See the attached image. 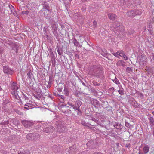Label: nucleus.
I'll use <instances>...</instances> for the list:
<instances>
[{"instance_id": "f257e3e1", "label": "nucleus", "mask_w": 154, "mask_h": 154, "mask_svg": "<svg viewBox=\"0 0 154 154\" xmlns=\"http://www.w3.org/2000/svg\"><path fill=\"white\" fill-rule=\"evenodd\" d=\"M19 87V85L17 83L13 82L11 84V94L14 98L17 99H18L19 97L18 94Z\"/></svg>"}, {"instance_id": "f03ea898", "label": "nucleus", "mask_w": 154, "mask_h": 154, "mask_svg": "<svg viewBox=\"0 0 154 154\" xmlns=\"http://www.w3.org/2000/svg\"><path fill=\"white\" fill-rule=\"evenodd\" d=\"M115 29V33L117 35H122L124 33V27L119 23H115L113 26Z\"/></svg>"}, {"instance_id": "7ed1b4c3", "label": "nucleus", "mask_w": 154, "mask_h": 154, "mask_svg": "<svg viewBox=\"0 0 154 154\" xmlns=\"http://www.w3.org/2000/svg\"><path fill=\"white\" fill-rule=\"evenodd\" d=\"M49 23H50L51 26L52 27V32L55 36L57 35V23L54 21V20L52 19H51Z\"/></svg>"}, {"instance_id": "20e7f679", "label": "nucleus", "mask_w": 154, "mask_h": 154, "mask_svg": "<svg viewBox=\"0 0 154 154\" xmlns=\"http://www.w3.org/2000/svg\"><path fill=\"white\" fill-rule=\"evenodd\" d=\"M63 124H64V123H63V124H62V123L60 121L58 122L56 124L57 126V128L58 132L63 133L65 131L66 128Z\"/></svg>"}, {"instance_id": "39448f33", "label": "nucleus", "mask_w": 154, "mask_h": 154, "mask_svg": "<svg viewBox=\"0 0 154 154\" xmlns=\"http://www.w3.org/2000/svg\"><path fill=\"white\" fill-rule=\"evenodd\" d=\"M3 70L4 73L6 74L7 75H11L14 72V71L12 69L6 66H3Z\"/></svg>"}, {"instance_id": "423d86ee", "label": "nucleus", "mask_w": 154, "mask_h": 154, "mask_svg": "<svg viewBox=\"0 0 154 154\" xmlns=\"http://www.w3.org/2000/svg\"><path fill=\"white\" fill-rule=\"evenodd\" d=\"M21 123L26 128L30 127L32 126L34 124L32 122L26 120H22Z\"/></svg>"}, {"instance_id": "0eeeda50", "label": "nucleus", "mask_w": 154, "mask_h": 154, "mask_svg": "<svg viewBox=\"0 0 154 154\" xmlns=\"http://www.w3.org/2000/svg\"><path fill=\"white\" fill-rule=\"evenodd\" d=\"M103 71L100 68H97L96 70L94 71L93 74L96 77H100L103 75Z\"/></svg>"}, {"instance_id": "6e6552de", "label": "nucleus", "mask_w": 154, "mask_h": 154, "mask_svg": "<svg viewBox=\"0 0 154 154\" xmlns=\"http://www.w3.org/2000/svg\"><path fill=\"white\" fill-rule=\"evenodd\" d=\"M54 128L53 126L48 125L45 128H44L43 129V131L45 133H51L53 132Z\"/></svg>"}, {"instance_id": "1a4fd4ad", "label": "nucleus", "mask_w": 154, "mask_h": 154, "mask_svg": "<svg viewBox=\"0 0 154 154\" xmlns=\"http://www.w3.org/2000/svg\"><path fill=\"white\" fill-rule=\"evenodd\" d=\"M139 0H123L122 5H124L126 4H135L139 2Z\"/></svg>"}, {"instance_id": "9d476101", "label": "nucleus", "mask_w": 154, "mask_h": 154, "mask_svg": "<svg viewBox=\"0 0 154 154\" xmlns=\"http://www.w3.org/2000/svg\"><path fill=\"white\" fill-rule=\"evenodd\" d=\"M73 17L74 19L76 21L79 20L82 18L81 14L79 13H75L73 15Z\"/></svg>"}, {"instance_id": "9b49d317", "label": "nucleus", "mask_w": 154, "mask_h": 154, "mask_svg": "<svg viewBox=\"0 0 154 154\" xmlns=\"http://www.w3.org/2000/svg\"><path fill=\"white\" fill-rule=\"evenodd\" d=\"M12 120V119L9 118L6 121H2L1 123V125H3L4 126H6V125L9 124H10V122H11ZM11 125L10 124H9Z\"/></svg>"}, {"instance_id": "f8f14e48", "label": "nucleus", "mask_w": 154, "mask_h": 154, "mask_svg": "<svg viewBox=\"0 0 154 154\" xmlns=\"http://www.w3.org/2000/svg\"><path fill=\"white\" fill-rule=\"evenodd\" d=\"M131 104L133 106L136 108L140 107V105L139 104L134 98H132Z\"/></svg>"}, {"instance_id": "ddd939ff", "label": "nucleus", "mask_w": 154, "mask_h": 154, "mask_svg": "<svg viewBox=\"0 0 154 154\" xmlns=\"http://www.w3.org/2000/svg\"><path fill=\"white\" fill-rule=\"evenodd\" d=\"M82 103L80 100H76V101L74 102V105L73 109H75V107H80V106L82 105Z\"/></svg>"}, {"instance_id": "4468645a", "label": "nucleus", "mask_w": 154, "mask_h": 154, "mask_svg": "<svg viewBox=\"0 0 154 154\" xmlns=\"http://www.w3.org/2000/svg\"><path fill=\"white\" fill-rule=\"evenodd\" d=\"M127 15L129 17H134L135 16V13L134 10H132L128 11L127 12Z\"/></svg>"}, {"instance_id": "2eb2a0df", "label": "nucleus", "mask_w": 154, "mask_h": 154, "mask_svg": "<svg viewBox=\"0 0 154 154\" xmlns=\"http://www.w3.org/2000/svg\"><path fill=\"white\" fill-rule=\"evenodd\" d=\"M108 15V17L111 20H115L116 18V16L115 14L112 13H110Z\"/></svg>"}, {"instance_id": "dca6fc26", "label": "nucleus", "mask_w": 154, "mask_h": 154, "mask_svg": "<svg viewBox=\"0 0 154 154\" xmlns=\"http://www.w3.org/2000/svg\"><path fill=\"white\" fill-rule=\"evenodd\" d=\"M73 43H74V46L76 47H79L80 46L79 43L75 37L73 38Z\"/></svg>"}, {"instance_id": "f3484780", "label": "nucleus", "mask_w": 154, "mask_h": 154, "mask_svg": "<svg viewBox=\"0 0 154 154\" xmlns=\"http://www.w3.org/2000/svg\"><path fill=\"white\" fill-rule=\"evenodd\" d=\"M116 65L119 66H122L124 67L125 66V62L123 60H119L116 63Z\"/></svg>"}, {"instance_id": "a211bd4d", "label": "nucleus", "mask_w": 154, "mask_h": 154, "mask_svg": "<svg viewBox=\"0 0 154 154\" xmlns=\"http://www.w3.org/2000/svg\"><path fill=\"white\" fill-rule=\"evenodd\" d=\"M40 136L38 134H33V137L32 140L36 141V140H38L40 138Z\"/></svg>"}, {"instance_id": "6ab92c4d", "label": "nucleus", "mask_w": 154, "mask_h": 154, "mask_svg": "<svg viewBox=\"0 0 154 154\" xmlns=\"http://www.w3.org/2000/svg\"><path fill=\"white\" fill-rule=\"evenodd\" d=\"M49 8L48 7H46V8H44L43 9V11H44V15L45 17H46L47 15V12L49 11Z\"/></svg>"}, {"instance_id": "aec40b11", "label": "nucleus", "mask_w": 154, "mask_h": 154, "mask_svg": "<svg viewBox=\"0 0 154 154\" xmlns=\"http://www.w3.org/2000/svg\"><path fill=\"white\" fill-rule=\"evenodd\" d=\"M149 147L148 146H144L143 149V152L145 154H146L149 151Z\"/></svg>"}, {"instance_id": "412c9836", "label": "nucleus", "mask_w": 154, "mask_h": 154, "mask_svg": "<svg viewBox=\"0 0 154 154\" xmlns=\"http://www.w3.org/2000/svg\"><path fill=\"white\" fill-rule=\"evenodd\" d=\"M149 123L150 125L151 126H153L154 125V117L151 116L149 118Z\"/></svg>"}, {"instance_id": "4be33fe9", "label": "nucleus", "mask_w": 154, "mask_h": 154, "mask_svg": "<svg viewBox=\"0 0 154 154\" xmlns=\"http://www.w3.org/2000/svg\"><path fill=\"white\" fill-rule=\"evenodd\" d=\"M74 102L71 100H69L67 102V104H68L70 107V108L72 107L74 109Z\"/></svg>"}, {"instance_id": "5701e85b", "label": "nucleus", "mask_w": 154, "mask_h": 154, "mask_svg": "<svg viewBox=\"0 0 154 154\" xmlns=\"http://www.w3.org/2000/svg\"><path fill=\"white\" fill-rule=\"evenodd\" d=\"M9 8L11 10L12 14H13L15 15V14H16V13L14 11V7L11 5H9Z\"/></svg>"}, {"instance_id": "b1692460", "label": "nucleus", "mask_w": 154, "mask_h": 154, "mask_svg": "<svg viewBox=\"0 0 154 154\" xmlns=\"http://www.w3.org/2000/svg\"><path fill=\"white\" fill-rule=\"evenodd\" d=\"M64 94L66 96H68L69 95V91L68 89L67 88L66 86L64 87Z\"/></svg>"}, {"instance_id": "393cba45", "label": "nucleus", "mask_w": 154, "mask_h": 154, "mask_svg": "<svg viewBox=\"0 0 154 154\" xmlns=\"http://www.w3.org/2000/svg\"><path fill=\"white\" fill-rule=\"evenodd\" d=\"M93 102L94 104V105L95 107L96 106H98L100 105V103L96 99H94L93 100Z\"/></svg>"}, {"instance_id": "a878e982", "label": "nucleus", "mask_w": 154, "mask_h": 154, "mask_svg": "<svg viewBox=\"0 0 154 154\" xmlns=\"http://www.w3.org/2000/svg\"><path fill=\"white\" fill-rule=\"evenodd\" d=\"M135 16L137 15H140L142 13V11L141 10H134Z\"/></svg>"}, {"instance_id": "bb28decb", "label": "nucleus", "mask_w": 154, "mask_h": 154, "mask_svg": "<svg viewBox=\"0 0 154 154\" xmlns=\"http://www.w3.org/2000/svg\"><path fill=\"white\" fill-rule=\"evenodd\" d=\"M33 96L34 97H35L36 99L39 100L40 99L41 97L42 94H34L33 95Z\"/></svg>"}, {"instance_id": "cd10ccee", "label": "nucleus", "mask_w": 154, "mask_h": 154, "mask_svg": "<svg viewBox=\"0 0 154 154\" xmlns=\"http://www.w3.org/2000/svg\"><path fill=\"white\" fill-rule=\"evenodd\" d=\"M33 134L29 133L26 135V138L29 140H32L33 137Z\"/></svg>"}, {"instance_id": "c85d7f7f", "label": "nucleus", "mask_w": 154, "mask_h": 154, "mask_svg": "<svg viewBox=\"0 0 154 154\" xmlns=\"http://www.w3.org/2000/svg\"><path fill=\"white\" fill-rule=\"evenodd\" d=\"M32 104H30V103H26L25 105V106H27V107H25L24 109H26V110H28L29 109V107H31L32 106Z\"/></svg>"}, {"instance_id": "c756f323", "label": "nucleus", "mask_w": 154, "mask_h": 154, "mask_svg": "<svg viewBox=\"0 0 154 154\" xmlns=\"http://www.w3.org/2000/svg\"><path fill=\"white\" fill-rule=\"evenodd\" d=\"M12 49L15 51L16 53L18 52V46L17 45L14 44L12 46Z\"/></svg>"}, {"instance_id": "7c9ffc66", "label": "nucleus", "mask_w": 154, "mask_h": 154, "mask_svg": "<svg viewBox=\"0 0 154 154\" xmlns=\"http://www.w3.org/2000/svg\"><path fill=\"white\" fill-rule=\"evenodd\" d=\"M59 106L60 107V108L61 110H62V109H61L62 108H63L64 107H69V106H67L66 105H64L63 103H61L59 104Z\"/></svg>"}, {"instance_id": "2f4dec72", "label": "nucleus", "mask_w": 154, "mask_h": 154, "mask_svg": "<svg viewBox=\"0 0 154 154\" xmlns=\"http://www.w3.org/2000/svg\"><path fill=\"white\" fill-rule=\"evenodd\" d=\"M121 126V124L118 123H116V124L113 125V126L118 129L120 128Z\"/></svg>"}, {"instance_id": "473e14b6", "label": "nucleus", "mask_w": 154, "mask_h": 154, "mask_svg": "<svg viewBox=\"0 0 154 154\" xmlns=\"http://www.w3.org/2000/svg\"><path fill=\"white\" fill-rule=\"evenodd\" d=\"M51 61L52 62V64L53 65H55V60L54 57V56H53L51 57Z\"/></svg>"}, {"instance_id": "72a5a7b5", "label": "nucleus", "mask_w": 154, "mask_h": 154, "mask_svg": "<svg viewBox=\"0 0 154 154\" xmlns=\"http://www.w3.org/2000/svg\"><path fill=\"white\" fill-rule=\"evenodd\" d=\"M73 94L75 96L79 97V92L77 90H75L73 92Z\"/></svg>"}, {"instance_id": "f704fd0d", "label": "nucleus", "mask_w": 154, "mask_h": 154, "mask_svg": "<svg viewBox=\"0 0 154 154\" xmlns=\"http://www.w3.org/2000/svg\"><path fill=\"white\" fill-rule=\"evenodd\" d=\"M9 103V101L8 100H3V105H6Z\"/></svg>"}, {"instance_id": "c9c22d12", "label": "nucleus", "mask_w": 154, "mask_h": 154, "mask_svg": "<svg viewBox=\"0 0 154 154\" xmlns=\"http://www.w3.org/2000/svg\"><path fill=\"white\" fill-rule=\"evenodd\" d=\"M113 82L117 84H119L120 83V82L119 80L116 78V77H115V79L113 80Z\"/></svg>"}, {"instance_id": "e433bc0d", "label": "nucleus", "mask_w": 154, "mask_h": 154, "mask_svg": "<svg viewBox=\"0 0 154 154\" xmlns=\"http://www.w3.org/2000/svg\"><path fill=\"white\" fill-rule=\"evenodd\" d=\"M119 52H117L116 53H113V55L115 56V57H117L118 58H120V57H119Z\"/></svg>"}, {"instance_id": "4c0bfd02", "label": "nucleus", "mask_w": 154, "mask_h": 154, "mask_svg": "<svg viewBox=\"0 0 154 154\" xmlns=\"http://www.w3.org/2000/svg\"><path fill=\"white\" fill-rule=\"evenodd\" d=\"M118 92L119 94L121 95H123L124 94V90L122 88V89H119L118 90Z\"/></svg>"}, {"instance_id": "58836bf2", "label": "nucleus", "mask_w": 154, "mask_h": 154, "mask_svg": "<svg viewBox=\"0 0 154 154\" xmlns=\"http://www.w3.org/2000/svg\"><path fill=\"white\" fill-rule=\"evenodd\" d=\"M125 126L129 128H130L131 126V125L128 122L125 121Z\"/></svg>"}, {"instance_id": "ea45409f", "label": "nucleus", "mask_w": 154, "mask_h": 154, "mask_svg": "<svg viewBox=\"0 0 154 154\" xmlns=\"http://www.w3.org/2000/svg\"><path fill=\"white\" fill-rule=\"evenodd\" d=\"M119 57H122L123 56H125V54L124 53V52L122 51L119 52Z\"/></svg>"}, {"instance_id": "a19ab883", "label": "nucleus", "mask_w": 154, "mask_h": 154, "mask_svg": "<svg viewBox=\"0 0 154 154\" xmlns=\"http://www.w3.org/2000/svg\"><path fill=\"white\" fill-rule=\"evenodd\" d=\"M29 13V11H22L21 13L22 14L24 15V14L27 15Z\"/></svg>"}, {"instance_id": "79ce46f5", "label": "nucleus", "mask_w": 154, "mask_h": 154, "mask_svg": "<svg viewBox=\"0 0 154 154\" xmlns=\"http://www.w3.org/2000/svg\"><path fill=\"white\" fill-rule=\"evenodd\" d=\"M81 124L85 126H87L89 127V126L88 125V124L87 123H86L84 121H81Z\"/></svg>"}, {"instance_id": "37998d69", "label": "nucleus", "mask_w": 154, "mask_h": 154, "mask_svg": "<svg viewBox=\"0 0 154 154\" xmlns=\"http://www.w3.org/2000/svg\"><path fill=\"white\" fill-rule=\"evenodd\" d=\"M134 32V31L132 29H129L128 30V33L129 34H131L133 33Z\"/></svg>"}, {"instance_id": "c03bdc74", "label": "nucleus", "mask_w": 154, "mask_h": 154, "mask_svg": "<svg viewBox=\"0 0 154 154\" xmlns=\"http://www.w3.org/2000/svg\"><path fill=\"white\" fill-rule=\"evenodd\" d=\"M27 75L29 78L30 79L31 78L32 74L31 73V71H29L27 73Z\"/></svg>"}, {"instance_id": "a18cd8bd", "label": "nucleus", "mask_w": 154, "mask_h": 154, "mask_svg": "<svg viewBox=\"0 0 154 154\" xmlns=\"http://www.w3.org/2000/svg\"><path fill=\"white\" fill-rule=\"evenodd\" d=\"M53 79L52 77H50L49 81L48 82V84H51Z\"/></svg>"}, {"instance_id": "49530a36", "label": "nucleus", "mask_w": 154, "mask_h": 154, "mask_svg": "<svg viewBox=\"0 0 154 154\" xmlns=\"http://www.w3.org/2000/svg\"><path fill=\"white\" fill-rule=\"evenodd\" d=\"M53 149L54 150V151L55 152H58V150L57 149H55H55H57L58 147L57 146H54L53 147Z\"/></svg>"}, {"instance_id": "de8ad7c7", "label": "nucleus", "mask_w": 154, "mask_h": 154, "mask_svg": "<svg viewBox=\"0 0 154 154\" xmlns=\"http://www.w3.org/2000/svg\"><path fill=\"white\" fill-rule=\"evenodd\" d=\"M6 105H3L2 106V109L3 110L5 111V112H7L8 111L7 109L6 108Z\"/></svg>"}, {"instance_id": "09e8293b", "label": "nucleus", "mask_w": 154, "mask_h": 154, "mask_svg": "<svg viewBox=\"0 0 154 154\" xmlns=\"http://www.w3.org/2000/svg\"><path fill=\"white\" fill-rule=\"evenodd\" d=\"M101 54L103 56H104L106 58H108V55L106 53L102 52L101 53Z\"/></svg>"}, {"instance_id": "8fccbe9b", "label": "nucleus", "mask_w": 154, "mask_h": 154, "mask_svg": "<svg viewBox=\"0 0 154 154\" xmlns=\"http://www.w3.org/2000/svg\"><path fill=\"white\" fill-rule=\"evenodd\" d=\"M126 71L128 72H129V73L130 72L132 71V69H131L129 67H127L126 69Z\"/></svg>"}, {"instance_id": "3c124183", "label": "nucleus", "mask_w": 154, "mask_h": 154, "mask_svg": "<svg viewBox=\"0 0 154 154\" xmlns=\"http://www.w3.org/2000/svg\"><path fill=\"white\" fill-rule=\"evenodd\" d=\"M93 25L94 27H96L97 26V22L94 20L93 22Z\"/></svg>"}, {"instance_id": "603ef678", "label": "nucleus", "mask_w": 154, "mask_h": 154, "mask_svg": "<svg viewBox=\"0 0 154 154\" xmlns=\"http://www.w3.org/2000/svg\"><path fill=\"white\" fill-rule=\"evenodd\" d=\"M46 29H45V32L44 33V34L46 35V37L47 38H48V30H47V31H46Z\"/></svg>"}, {"instance_id": "864d4df0", "label": "nucleus", "mask_w": 154, "mask_h": 154, "mask_svg": "<svg viewBox=\"0 0 154 154\" xmlns=\"http://www.w3.org/2000/svg\"><path fill=\"white\" fill-rule=\"evenodd\" d=\"M74 109L75 111L76 110H77L79 112H81V110L80 109V107H78V108L75 107V109Z\"/></svg>"}, {"instance_id": "5fc2aeb1", "label": "nucleus", "mask_w": 154, "mask_h": 154, "mask_svg": "<svg viewBox=\"0 0 154 154\" xmlns=\"http://www.w3.org/2000/svg\"><path fill=\"white\" fill-rule=\"evenodd\" d=\"M57 96H59V97L61 98V99H64L65 97H64V96L63 95H60L59 94H57Z\"/></svg>"}, {"instance_id": "6e6d98bb", "label": "nucleus", "mask_w": 154, "mask_h": 154, "mask_svg": "<svg viewBox=\"0 0 154 154\" xmlns=\"http://www.w3.org/2000/svg\"><path fill=\"white\" fill-rule=\"evenodd\" d=\"M3 49L2 47H0V54L3 53Z\"/></svg>"}, {"instance_id": "4d7b16f0", "label": "nucleus", "mask_w": 154, "mask_h": 154, "mask_svg": "<svg viewBox=\"0 0 154 154\" xmlns=\"http://www.w3.org/2000/svg\"><path fill=\"white\" fill-rule=\"evenodd\" d=\"M93 84L95 85H97V86H99L100 85L99 83L96 82H94Z\"/></svg>"}, {"instance_id": "13d9d810", "label": "nucleus", "mask_w": 154, "mask_h": 154, "mask_svg": "<svg viewBox=\"0 0 154 154\" xmlns=\"http://www.w3.org/2000/svg\"><path fill=\"white\" fill-rule=\"evenodd\" d=\"M57 52L58 54L59 55H61L62 54V52L60 51L59 49H58L57 50Z\"/></svg>"}, {"instance_id": "bf43d9fd", "label": "nucleus", "mask_w": 154, "mask_h": 154, "mask_svg": "<svg viewBox=\"0 0 154 154\" xmlns=\"http://www.w3.org/2000/svg\"><path fill=\"white\" fill-rule=\"evenodd\" d=\"M138 95L139 96H140V97H143V95L142 94V93H139L138 94Z\"/></svg>"}, {"instance_id": "052dcab7", "label": "nucleus", "mask_w": 154, "mask_h": 154, "mask_svg": "<svg viewBox=\"0 0 154 154\" xmlns=\"http://www.w3.org/2000/svg\"><path fill=\"white\" fill-rule=\"evenodd\" d=\"M93 154H103L102 153L99 152H94Z\"/></svg>"}, {"instance_id": "680f3d73", "label": "nucleus", "mask_w": 154, "mask_h": 154, "mask_svg": "<svg viewBox=\"0 0 154 154\" xmlns=\"http://www.w3.org/2000/svg\"><path fill=\"white\" fill-rule=\"evenodd\" d=\"M114 89V88L113 87H111L109 88V90L110 91H112Z\"/></svg>"}, {"instance_id": "e2e57ef3", "label": "nucleus", "mask_w": 154, "mask_h": 154, "mask_svg": "<svg viewBox=\"0 0 154 154\" xmlns=\"http://www.w3.org/2000/svg\"><path fill=\"white\" fill-rule=\"evenodd\" d=\"M92 120L93 121H94L96 123L98 122V121L97 120H96V119L94 118H93Z\"/></svg>"}, {"instance_id": "0e129e2a", "label": "nucleus", "mask_w": 154, "mask_h": 154, "mask_svg": "<svg viewBox=\"0 0 154 154\" xmlns=\"http://www.w3.org/2000/svg\"><path fill=\"white\" fill-rule=\"evenodd\" d=\"M122 57L124 58V59L125 60H126L128 59V58H127V57L125 55V56H123Z\"/></svg>"}, {"instance_id": "69168bd1", "label": "nucleus", "mask_w": 154, "mask_h": 154, "mask_svg": "<svg viewBox=\"0 0 154 154\" xmlns=\"http://www.w3.org/2000/svg\"><path fill=\"white\" fill-rule=\"evenodd\" d=\"M62 88H59L57 89L58 91V92H60L62 90Z\"/></svg>"}, {"instance_id": "338daca9", "label": "nucleus", "mask_w": 154, "mask_h": 154, "mask_svg": "<svg viewBox=\"0 0 154 154\" xmlns=\"http://www.w3.org/2000/svg\"><path fill=\"white\" fill-rule=\"evenodd\" d=\"M51 84L48 83V85H47V87L48 88H50L51 87Z\"/></svg>"}, {"instance_id": "774afa93", "label": "nucleus", "mask_w": 154, "mask_h": 154, "mask_svg": "<svg viewBox=\"0 0 154 154\" xmlns=\"http://www.w3.org/2000/svg\"><path fill=\"white\" fill-rule=\"evenodd\" d=\"M10 153L9 152H5V153H4V154H9Z\"/></svg>"}]
</instances>
